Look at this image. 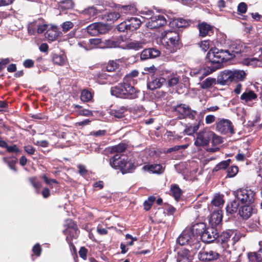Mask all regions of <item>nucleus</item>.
Segmentation results:
<instances>
[{"instance_id":"f257e3e1","label":"nucleus","mask_w":262,"mask_h":262,"mask_svg":"<svg viewBox=\"0 0 262 262\" xmlns=\"http://www.w3.org/2000/svg\"><path fill=\"white\" fill-rule=\"evenodd\" d=\"M111 93L112 95L118 98L134 99L138 97L140 91L131 83L122 82L112 87Z\"/></svg>"},{"instance_id":"f03ea898","label":"nucleus","mask_w":262,"mask_h":262,"mask_svg":"<svg viewBox=\"0 0 262 262\" xmlns=\"http://www.w3.org/2000/svg\"><path fill=\"white\" fill-rule=\"evenodd\" d=\"M207 58L211 63L216 64L211 68H215V70L221 68L223 62L232 58V55L227 50H219L217 48L211 49L208 52Z\"/></svg>"},{"instance_id":"7ed1b4c3","label":"nucleus","mask_w":262,"mask_h":262,"mask_svg":"<svg viewBox=\"0 0 262 262\" xmlns=\"http://www.w3.org/2000/svg\"><path fill=\"white\" fill-rule=\"evenodd\" d=\"M110 165L114 169L120 170L122 174L132 172L135 169L133 163L125 157H120L118 155L110 158Z\"/></svg>"},{"instance_id":"20e7f679","label":"nucleus","mask_w":262,"mask_h":262,"mask_svg":"<svg viewBox=\"0 0 262 262\" xmlns=\"http://www.w3.org/2000/svg\"><path fill=\"white\" fill-rule=\"evenodd\" d=\"M233 194L243 204L250 205L255 199V192L248 187L238 189L233 192Z\"/></svg>"},{"instance_id":"39448f33","label":"nucleus","mask_w":262,"mask_h":262,"mask_svg":"<svg viewBox=\"0 0 262 262\" xmlns=\"http://www.w3.org/2000/svg\"><path fill=\"white\" fill-rule=\"evenodd\" d=\"M173 109L178 115V118L180 119L189 118L193 120L196 115L195 111L191 110L185 104H178L174 106Z\"/></svg>"},{"instance_id":"423d86ee","label":"nucleus","mask_w":262,"mask_h":262,"mask_svg":"<svg viewBox=\"0 0 262 262\" xmlns=\"http://www.w3.org/2000/svg\"><path fill=\"white\" fill-rule=\"evenodd\" d=\"M214 133L207 128L200 130L196 134L194 141L196 146H203L208 145Z\"/></svg>"},{"instance_id":"0eeeda50","label":"nucleus","mask_w":262,"mask_h":262,"mask_svg":"<svg viewBox=\"0 0 262 262\" xmlns=\"http://www.w3.org/2000/svg\"><path fill=\"white\" fill-rule=\"evenodd\" d=\"M236 233L232 230H228L223 232L220 235H218L219 242L222 245V247L226 248L229 247V244L233 245L238 240V237L235 239Z\"/></svg>"},{"instance_id":"6e6552de","label":"nucleus","mask_w":262,"mask_h":262,"mask_svg":"<svg viewBox=\"0 0 262 262\" xmlns=\"http://www.w3.org/2000/svg\"><path fill=\"white\" fill-rule=\"evenodd\" d=\"M48 25L43 19H38L28 24V31L31 35H35L36 33L40 34L47 30Z\"/></svg>"},{"instance_id":"1a4fd4ad","label":"nucleus","mask_w":262,"mask_h":262,"mask_svg":"<svg viewBox=\"0 0 262 262\" xmlns=\"http://www.w3.org/2000/svg\"><path fill=\"white\" fill-rule=\"evenodd\" d=\"M86 30L91 36H97L106 33L108 30V27L105 24L98 22L90 24L86 27Z\"/></svg>"},{"instance_id":"9d476101","label":"nucleus","mask_w":262,"mask_h":262,"mask_svg":"<svg viewBox=\"0 0 262 262\" xmlns=\"http://www.w3.org/2000/svg\"><path fill=\"white\" fill-rule=\"evenodd\" d=\"M216 129L222 134H234L232 123L228 119H222L217 122Z\"/></svg>"},{"instance_id":"9b49d317","label":"nucleus","mask_w":262,"mask_h":262,"mask_svg":"<svg viewBox=\"0 0 262 262\" xmlns=\"http://www.w3.org/2000/svg\"><path fill=\"white\" fill-rule=\"evenodd\" d=\"M196 241V237L191 230L186 229L184 230L177 238V243L180 245H191Z\"/></svg>"},{"instance_id":"f8f14e48","label":"nucleus","mask_w":262,"mask_h":262,"mask_svg":"<svg viewBox=\"0 0 262 262\" xmlns=\"http://www.w3.org/2000/svg\"><path fill=\"white\" fill-rule=\"evenodd\" d=\"M166 19L163 15H157L151 16L146 25L148 28L154 29L161 27L166 25Z\"/></svg>"},{"instance_id":"ddd939ff","label":"nucleus","mask_w":262,"mask_h":262,"mask_svg":"<svg viewBox=\"0 0 262 262\" xmlns=\"http://www.w3.org/2000/svg\"><path fill=\"white\" fill-rule=\"evenodd\" d=\"M215 71V68H211L210 67L192 69L190 72L191 76L198 77L200 80L204 77L210 74Z\"/></svg>"},{"instance_id":"4468645a","label":"nucleus","mask_w":262,"mask_h":262,"mask_svg":"<svg viewBox=\"0 0 262 262\" xmlns=\"http://www.w3.org/2000/svg\"><path fill=\"white\" fill-rule=\"evenodd\" d=\"M217 230L214 227L208 228L202 234L201 238L205 243H211L217 238Z\"/></svg>"},{"instance_id":"2eb2a0df","label":"nucleus","mask_w":262,"mask_h":262,"mask_svg":"<svg viewBox=\"0 0 262 262\" xmlns=\"http://www.w3.org/2000/svg\"><path fill=\"white\" fill-rule=\"evenodd\" d=\"M219 254L213 250H202L198 254L199 259L202 261L207 262L217 259Z\"/></svg>"},{"instance_id":"dca6fc26","label":"nucleus","mask_w":262,"mask_h":262,"mask_svg":"<svg viewBox=\"0 0 262 262\" xmlns=\"http://www.w3.org/2000/svg\"><path fill=\"white\" fill-rule=\"evenodd\" d=\"M233 81L231 70H225L220 73L217 78V83L225 85Z\"/></svg>"},{"instance_id":"f3484780","label":"nucleus","mask_w":262,"mask_h":262,"mask_svg":"<svg viewBox=\"0 0 262 262\" xmlns=\"http://www.w3.org/2000/svg\"><path fill=\"white\" fill-rule=\"evenodd\" d=\"M118 10L120 14L121 17L130 15H134L137 12V8L135 5H120Z\"/></svg>"},{"instance_id":"a211bd4d","label":"nucleus","mask_w":262,"mask_h":262,"mask_svg":"<svg viewBox=\"0 0 262 262\" xmlns=\"http://www.w3.org/2000/svg\"><path fill=\"white\" fill-rule=\"evenodd\" d=\"M223 219L222 211L219 209L214 210L209 219V223L213 227H215L222 222Z\"/></svg>"},{"instance_id":"6ab92c4d","label":"nucleus","mask_w":262,"mask_h":262,"mask_svg":"<svg viewBox=\"0 0 262 262\" xmlns=\"http://www.w3.org/2000/svg\"><path fill=\"white\" fill-rule=\"evenodd\" d=\"M179 39V34L177 32L172 31H165L162 33L161 36V41L162 43H167L168 40H173L177 41Z\"/></svg>"},{"instance_id":"aec40b11","label":"nucleus","mask_w":262,"mask_h":262,"mask_svg":"<svg viewBox=\"0 0 262 262\" xmlns=\"http://www.w3.org/2000/svg\"><path fill=\"white\" fill-rule=\"evenodd\" d=\"M165 81V79L161 77L151 78L147 83V88L151 90L159 89L162 86Z\"/></svg>"},{"instance_id":"412c9836","label":"nucleus","mask_w":262,"mask_h":262,"mask_svg":"<svg viewBox=\"0 0 262 262\" xmlns=\"http://www.w3.org/2000/svg\"><path fill=\"white\" fill-rule=\"evenodd\" d=\"M145 171H147L151 173L161 174L164 171V167L161 164H148L143 167Z\"/></svg>"},{"instance_id":"4be33fe9","label":"nucleus","mask_w":262,"mask_h":262,"mask_svg":"<svg viewBox=\"0 0 262 262\" xmlns=\"http://www.w3.org/2000/svg\"><path fill=\"white\" fill-rule=\"evenodd\" d=\"M254 212V210L250 205L246 204L242 206L239 209V214L244 220L249 219Z\"/></svg>"},{"instance_id":"5701e85b","label":"nucleus","mask_w":262,"mask_h":262,"mask_svg":"<svg viewBox=\"0 0 262 262\" xmlns=\"http://www.w3.org/2000/svg\"><path fill=\"white\" fill-rule=\"evenodd\" d=\"M191 256L190 251L182 248L178 252L177 262H190Z\"/></svg>"},{"instance_id":"b1692460","label":"nucleus","mask_w":262,"mask_h":262,"mask_svg":"<svg viewBox=\"0 0 262 262\" xmlns=\"http://www.w3.org/2000/svg\"><path fill=\"white\" fill-rule=\"evenodd\" d=\"M206 229L205 224L199 223L193 225L190 228H189V230H191V233H193L195 237L196 235L201 236Z\"/></svg>"},{"instance_id":"393cba45","label":"nucleus","mask_w":262,"mask_h":262,"mask_svg":"<svg viewBox=\"0 0 262 262\" xmlns=\"http://www.w3.org/2000/svg\"><path fill=\"white\" fill-rule=\"evenodd\" d=\"M200 36L202 37L210 35L212 33L213 28L206 23H202L198 25Z\"/></svg>"},{"instance_id":"a878e982","label":"nucleus","mask_w":262,"mask_h":262,"mask_svg":"<svg viewBox=\"0 0 262 262\" xmlns=\"http://www.w3.org/2000/svg\"><path fill=\"white\" fill-rule=\"evenodd\" d=\"M100 12L94 6H90L81 11L80 13L91 19L96 16Z\"/></svg>"},{"instance_id":"bb28decb","label":"nucleus","mask_w":262,"mask_h":262,"mask_svg":"<svg viewBox=\"0 0 262 262\" xmlns=\"http://www.w3.org/2000/svg\"><path fill=\"white\" fill-rule=\"evenodd\" d=\"M126 20L128 24L129 31H134L137 30L141 24V20L137 17H128Z\"/></svg>"},{"instance_id":"cd10ccee","label":"nucleus","mask_w":262,"mask_h":262,"mask_svg":"<svg viewBox=\"0 0 262 262\" xmlns=\"http://www.w3.org/2000/svg\"><path fill=\"white\" fill-rule=\"evenodd\" d=\"M231 72L233 81H244L246 79L247 74L244 70H233Z\"/></svg>"},{"instance_id":"c85d7f7f","label":"nucleus","mask_w":262,"mask_h":262,"mask_svg":"<svg viewBox=\"0 0 262 262\" xmlns=\"http://www.w3.org/2000/svg\"><path fill=\"white\" fill-rule=\"evenodd\" d=\"M120 43V41L115 38L105 39L103 40L102 45L101 46V48H112L118 47Z\"/></svg>"},{"instance_id":"c756f323","label":"nucleus","mask_w":262,"mask_h":262,"mask_svg":"<svg viewBox=\"0 0 262 262\" xmlns=\"http://www.w3.org/2000/svg\"><path fill=\"white\" fill-rule=\"evenodd\" d=\"M165 48L169 50L170 52H175L180 48L179 38L177 39V41H174L173 40H168L167 43H162Z\"/></svg>"},{"instance_id":"7c9ffc66","label":"nucleus","mask_w":262,"mask_h":262,"mask_svg":"<svg viewBox=\"0 0 262 262\" xmlns=\"http://www.w3.org/2000/svg\"><path fill=\"white\" fill-rule=\"evenodd\" d=\"M65 226L67 227V229L63 231L65 235H68L72 231L77 230V227L75 223L71 219H67L65 221Z\"/></svg>"},{"instance_id":"2f4dec72","label":"nucleus","mask_w":262,"mask_h":262,"mask_svg":"<svg viewBox=\"0 0 262 262\" xmlns=\"http://www.w3.org/2000/svg\"><path fill=\"white\" fill-rule=\"evenodd\" d=\"M257 97V95L253 91L249 90L242 94L241 99L248 102L255 100Z\"/></svg>"},{"instance_id":"473e14b6","label":"nucleus","mask_w":262,"mask_h":262,"mask_svg":"<svg viewBox=\"0 0 262 262\" xmlns=\"http://www.w3.org/2000/svg\"><path fill=\"white\" fill-rule=\"evenodd\" d=\"M216 82L215 78L208 77L200 83L201 87L203 89L211 88L216 84Z\"/></svg>"},{"instance_id":"72a5a7b5","label":"nucleus","mask_w":262,"mask_h":262,"mask_svg":"<svg viewBox=\"0 0 262 262\" xmlns=\"http://www.w3.org/2000/svg\"><path fill=\"white\" fill-rule=\"evenodd\" d=\"M249 260L252 261H262V248H260L257 252H250L248 254Z\"/></svg>"},{"instance_id":"f704fd0d","label":"nucleus","mask_w":262,"mask_h":262,"mask_svg":"<svg viewBox=\"0 0 262 262\" xmlns=\"http://www.w3.org/2000/svg\"><path fill=\"white\" fill-rule=\"evenodd\" d=\"M52 60L54 63L59 66H63L67 62L66 56L63 54H53L52 56Z\"/></svg>"},{"instance_id":"c9c22d12","label":"nucleus","mask_w":262,"mask_h":262,"mask_svg":"<svg viewBox=\"0 0 262 262\" xmlns=\"http://www.w3.org/2000/svg\"><path fill=\"white\" fill-rule=\"evenodd\" d=\"M239 204L237 201L234 200L230 202L226 207V212L231 215L236 213L238 208Z\"/></svg>"},{"instance_id":"e433bc0d","label":"nucleus","mask_w":262,"mask_h":262,"mask_svg":"<svg viewBox=\"0 0 262 262\" xmlns=\"http://www.w3.org/2000/svg\"><path fill=\"white\" fill-rule=\"evenodd\" d=\"M200 125V121L198 123L194 124L193 125L187 126L184 130L183 133L187 135H192L199 129Z\"/></svg>"},{"instance_id":"4c0bfd02","label":"nucleus","mask_w":262,"mask_h":262,"mask_svg":"<svg viewBox=\"0 0 262 262\" xmlns=\"http://www.w3.org/2000/svg\"><path fill=\"white\" fill-rule=\"evenodd\" d=\"M74 5L72 0H64L58 3V6L62 11L71 9L74 7Z\"/></svg>"},{"instance_id":"58836bf2","label":"nucleus","mask_w":262,"mask_h":262,"mask_svg":"<svg viewBox=\"0 0 262 262\" xmlns=\"http://www.w3.org/2000/svg\"><path fill=\"white\" fill-rule=\"evenodd\" d=\"M171 194L174 197V199L178 201L181 195L182 190L179 186L176 184L171 185L170 187Z\"/></svg>"},{"instance_id":"ea45409f","label":"nucleus","mask_w":262,"mask_h":262,"mask_svg":"<svg viewBox=\"0 0 262 262\" xmlns=\"http://www.w3.org/2000/svg\"><path fill=\"white\" fill-rule=\"evenodd\" d=\"M103 40L99 38H95L90 39L89 40V47L91 50L95 48H101V46L102 45Z\"/></svg>"},{"instance_id":"a19ab883","label":"nucleus","mask_w":262,"mask_h":262,"mask_svg":"<svg viewBox=\"0 0 262 262\" xmlns=\"http://www.w3.org/2000/svg\"><path fill=\"white\" fill-rule=\"evenodd\" d=\"M121 17L119 12H111L104 15V18L108 21L114 22Z\"/></svg>"},{"instance_id":"79ce46f5","label":"nucleus","mask_w":262,"mask_h":262,"mask_svg":"<svg viewBox=\"0 0 262 262\" xmlns=\"http://www.w3.org/2000/svg\"><path fill=\"white\" fill-rule=\"evenodd\" d=\"M126 109L125 107H121L119 108L112 110L110 114L112 116H114L115 118H121L124 116V113Z\"/></svg>"},{"instance_id":"37998d69","label":"nucleus","mask_w":262,"mask_h":262,"mask_svg":"<svg viewBox=\"0 0 262 262\" xmlns=\"http://www.w3.org/2000/svg\"><path fill=\"white\" fill-rule=\"evenodd\" d=\"M172 24L174 25L175 26L178 28L186 27L189 25L188 21L182 18H178L173 19L172 21Z\"/></svg>"},{"instance_id":"c03bdc74","label":"nucleus","mask_w":262,"mask_h":262,"mask_svg":"<svg viewBox=\"0 0 262 262\" xmlns=\"http://www.w3.org/2000/svg\"><path fill=\"white\" fill-rule=\"evenodd\" d=\"M144 44V42L134 40L128 43L127 47L130 49L138 50L143 48Z\"/></svg>"},{"instance_id":"a18cd8bd","label":"nucleus","mask_w":262,"mask_h":262,"mask_svg":"<svg viewBox=\"0 0 262 262\" xmlns=\"http://www.w3.org/2000/svg\"><path fill=\"white\" fill-rule=\"evenodd\" d=\"M126 148V146L124 143H120L116 146H113L111 149V153H121L123 152Z\"/></svg>"},{"instance_id":"49530a36","label":"nucleus","mask_w":262,"mask_h":262,"mask_svg":"<svg viewBox=\"0 0 262 262\" xmlns=\"http://www.w3.org/2000/svg\"><path fill=\"white\" fill-rule=\"evenodd\" d=\"M92 94L91 92L84 90L81 92L80 98L82 101L88 102L92 98Z\"/></svg>"},{"instance_id":"de8ad7c7","label":"nucleus","mask_w":262,"mask_h":262,"mask_svg":"<svg viewBox=\"0 0 262 262\" xmlns=\"http://www.w3.org/2000/svg\"><path fill=\"white\" fill-rule=\"evenodd\" d=\"M179 77L176 74L171 75L168 78V86L172 87L178 83Z\"/></svg>"},{"instance_id":"09e8293b","label":"nucleus","mask_w":262,"mask_h":262,"mask_svg":"<svg viewBox=\"0 0 262 262\" xmlns=\"http://www.w3.org/2000/svg\"><path fill=\"white\" fill-rule=\"evenodd\" d=\"M230 162V159H228L227 160L221 162L220 163H219L217 165L215 166V167H214V170L215 171H217L220 169H224L226 168L229 165Z\"/></svg>"},{"instance_id":"8fccbe9b","label":"nucleus","mask_w":262,"mask_h":262,"mask_svg":"<svg viewBox=\"0 0 262 262\" xmlns=\"http://www.w3.org/2000/svg\"><path fill=\"white\" fill-rule=\"evenodd\" d=\"M45 37L48 39L53 41L57 37V32L53 29L48 30L45 34Z\"/></svg>"},{"instance_id":"3c124183","label":"nucleus","mask_w":262,"mask_h":262,"mask_svg":"<svg viewBox=\"0 0 262 262\" xmlns=\"http://www.w3.org/2000/svg\"><path fill=\"white\" fill-rule=\"evenodd\" d=\"M223 203L224 201L223 198L221 195L215 196L211 201V204L212 205L218 207H220L221 206L223 205Z\"/></svg>"},{"instance_id":"603ef678","label":"nucleus","mask_w":262,"mask_h":262,"mask_svg":"<svg viewBox=\"0 0 262 262\" xmlns=\"http://www.w3.org/2000/svg\"><path fill=\"white\" fill-rule=\"evenodd\" d=\"M155 200V198L154 196H150L147 200H146L144 203V209L146 210H148L151 208Z\"/></svg>"},{"instance_id":"864d4df0","label":"nucleus","mask_w":262,"mask_h":262,"mask_svg":"<svg viewBox=\"0 0 262 262\" xmlns=\"http://www.w3.org/2000/svg\"><path fill=\"white\" fill-rule=\"evenodd\" d=\"M118 67V64L116 62L114 61H111L108 63L106 68L107 71L112 72L117 69Z\"/></svg>"},{"instance_id":"5fc2aeb1","label":"nucleus","mask_w":262,"mask_h":262,"mask_svg":"<svg viewBox=\"0 0 262 262\" xmlns=\"http://www.w3.org/2000/svg\"><path fill=\"white\" fill-rule=\"evenodd\" d=\"M147 50H148V55L150 56V59L156 58L159 56L160 54V51L157 49L149 48L147 49Z\"/></svg>"},{"instance_id":"6e6d98bb","label":"nucleus","mask_w":262,"mask_h":262,"mask_svg":"<svg viewBox=\"0 0 262 262\" xmlns=\"http://www.w3.org/2000/svg\"><path fill=\"white\" fill-rule=\"evenodd\" d=\"M238 172V167L237 166H231L227 170V176L229 177H233Z\"/></svg>"},{"instance_id":"4d7b16f0","label":"nucleus","mask_w":262,"mask_h":262,"mask_svg":"<svg viewBox=\"0 0 262 262\" xmlns=\"http://www.w3.org/2000/svg\"><path fill=\"white\" fill-rule=\"evenodd\" d=\"M247 6L246 3L242 2L237 6V11L238 14H243L246 12Z\"/></svg>"},{"instance_id":"13d9d810","label":"nucleus","mask_w":262,"mask_h":262,"mask_svg":"<svg viewBox=\"0 0 262 262\" xmlns=\"http://www.w3.org/2000/svg\"><path fill=\"white\" fill-rule=\"evenodd\" d=\"M118 30L120 32H124L125 31H129V28L127 22L125 19V21L120 23L118 26Z\"/></svg>"},{"instance_id":"bf43d9fd","label":"nucleus","mask_w":262,"mask_h":262,"mask_svg":"<svg viewBox=\"0 0 262 262\" xmlns=\"http://www.w3.org/2000/svg\"><path fill=\"white\" fill-rule=\"evenodd\" d=\"M74 26L73 23L70 21H67L63 23L62 25V31L67 32L70 29L72 28Z\"/></svg>"},{"instance_id":"052dcab7","label":"nucleus","mask_w":262,"mask_h":262,"mask_svg":"<svg viewBox=\"0 0 262 262\" xmlns=\"http://www.w3.org/2000/svg\"><path fill=\"white\" fill-rule=\"evenodd\" d=\"M106 133L105 130H99L97 131H93L90 133V135L96 137H102L104 136Z\"/></svg>"},{"instance_id":"680f3d73","label":"nucleus","mask_w":262,"mask_h":262,"mask_svg":"<svg viewBox=\"0 0 262 262\" xmlns=\"http://www.w3.org/2000/svg\"><path fill=\"white\" fill-rule=\"evenodd\" d=\"M141 14L144 15V17L147 19L150 20L151 16H154L153 11L150 10L145 9L141 11Z\"/></svg>"},{"instance_id":"e2e57ef3","label":"nucleus","mask_w":262,"mask_h":262,"mask_svg":"<svg viewBox=\"0 0 262 262\" xmlns=\"http://www.w3.org/2000/svg\"><path fill=\"white\" fill-rule=\"evenodd\" d=\"M248 64L249 65H251L254 67H260L261 65V62L259 61L257 59L253 58L248 60Z\"/></svg>"},{"instance_id":"0e129e2a","label":"nucleus","mask_w":262,"mask_h":262,"mask_svg":"<svg viewBox=\"0 0 262 262\" xmlns=\"http://www.w3.org/2000/svg\"><path fill=\"white\" fill-rule=\"evenodd\" d=\"M30 182L31 183L33 187L36 188L37 190H38L40 187L41 186V184L40 182H39L37 180V179L35 177L34 178H31L29 179Z\"/></svg>"},{"instance_id":"69168bd1","label":"nucleus","mask_w":262,"mask_h":262,"mask_svg":"<svg viewBox=\"0 0 262 262\" xmlns=\"http://www.w3.org/2000/svg\"><path fill=\"white\" fill-rule=\"evenodd\" d=\"M140 58L142 60H145L150 59L147 49L143 50L140 55Z\"/></svg>"},{"instance_id":"338daca9","label":"nucleus","mask_w":262,"mask_h":262,"mask_svg":"<svg viewBox=\"0 0 262 262\" xmlns=\"http://www.w3.org/2000/svg\"><path fill=\"white\" fill-rule=\"evenodd\" d=\"M32 251L33 253L37 256H39L41 253V248L39 244H36L33 248Z\"/></svg>"},{"instance_id":"774afa93","label":"nucleus","mask_w":262,"mask_h":262,"mask_svg":"<svg viewBox=\"0 0 262 262\" xmlns=\"http://www.w3.org/2000/svg\"><path fill=\"white\" fill-rule=\"evenodd\" d=\"M200 47L204 51H206L209 48V43L208 40H204L201 41Z\"/></svg>"}]
</instances>
